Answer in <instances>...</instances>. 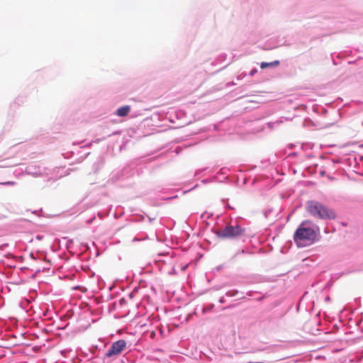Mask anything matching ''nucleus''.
Returning a JSON list of instances; mask_svg holds the SVG:
<instances>
[{
    "mask_svg": "<svg viewBox=\"0 0 363 363\" xmlns=\"http://www.w3.org/2000/svg\"><path fill=\"white\" fill-rule=\"evenodd\" d=\"M319 218L332 219L335 218V213L331 209L319 206Z\"/></svg>",
    "mask_w": 363,
    "mask_h": 363,
    "instance_id": "4",
    "label": "nucleus"
},
{
    "mask_svg": "<svg viewBox=\"0 0 363 363\" xmlns=\"http://www.w3.org/2000/svg\"><path fill=\"white\" fill-rule=\"evenodd\" d=\"M279 65V62L278 60H275L274 62H262L261 65H260V67L262 69H264V68H267L269 66H277Z\"/></svg>",
    "mask_w": 363,
    "mask_h": 363,
    "instance_id": "7",
    "label": "nucleus"
},
{
    "mask_svg": "<svg viewBox=\"0 0 363 363\" xmlns=\"http://www.w3.org/2000/svg\"><path fill=\"white\" fill-rule=\"evenodd\" d=\"M130 111V107L129 106H123L117 109L116 114L121 117L126 116L129 113Z\"/></svg>",
    "mask_w": 363,
    "mask_h": 363,
    "instance_id": "5",
    "label": "nucleus"
},
{
    "mask_svg": "<svg viewBox=\"0 0 363 363\" xmlns=\"http://www.w3.org/2000/svg\"><path fill=\"white\" fill-rule=\"evenodd\" d=\"M126 342L123 340H118L113 342L111 347L106 352V356L110 357L112 356H116L121 353V352L125 348Z\"/></svg>",
    "mask_w": 363,
    "mask_h": 363,
    "instance_id": "3",
    "label": "nucleus"
},
{
    "mask_svg": "<svg viewBox=\"0 0 363 363\" xmlns=\"http://www.w3.org/2000/svg\"><path fill=\"white\" fill-rule=\"evenodd\" d=\"M294 242L298 247H306L313 244L316 240V232L308 221L303 222L294 235Z\"/></svg>",
    "mask_w": 363,
    "mask_h": 363,
    "instance_id": "1",
    "label": "nucleus"
},
{
    "mask_svg": "<svg viewBox=\"0 0 363 363\" xmlns=\"http://www.w3.org/2000/svg\"><path fill=\"white\" fill-rule=\"evenodd\" d=\"M324 174H325V172H320V174H321L322 176H323V175H324Z\"/></svg>",
    "mask_w": 363,
    "mask_h": 363,
    "instance_id": "9",
    "label": "nucleus"
},
{
    "mask_svg": "<svg viewBox=\"0 0 363 363\" xmlns=\"http://www.w3.org/2000/svg\"><path fill=\"white\" fill-rule=\"evenodd\" d=\"M2 184H4V185H13V184H15V182H7L2 183Z\"/></svg>",
    "mask_w": 363,
    "mask_h": 363,
    "instance_id": "8",
    "label": "nucleus"
},
{
    "mask_svg": "<svg viewBox=\"0 0 363 363\" xmlns=\"http://www.w3.org/2000/svg\"><path fill=\"white\" fill-rule=\"evenodd\" d=\"M307 209L313 215H315L316 213H318V206L315 202H308Z\"/></svg>",
    "mask_w": 363,
    "mask_h": 363,
    "instance_id": "6",
    "label": "nucleus"
},
{
    "mask_svg": "<svg viewBox=\"0 0 363 363\" xmlns=\"http://www.w3.org/2000/svg\"><path fill=\"white\" fill-rule=\"evenodd\" d=\"M244 231V229L239 225H228L222 230H218L216 235L222 238H233L242 235Z\"/></svg>",
    "mask_w": 363,
    "mask_h": 363,
    "instance_id": "2",
    "label": "nucleus"
}]
</instances>
